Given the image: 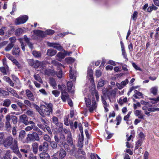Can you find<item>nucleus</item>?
I'll list each match as a JSON object with an SVG mask.
<instances>
[{"instance_id": "nucleus-18", "label": "nucleus", "mask_w": 159, "mask_h": 159, "mask_svg": "<svg viewBox=\"0 0 159 159\" xmlns=\"http://www.w3.org/2000/svg\"><path fill=\"white\" fill-rule=\"evenodd\" d=\"M9 116H6L5 128L7 130H10L11 128V125L10 122Z\"/></svg>"}, {"instance_id": "nucleus-42", "label": "nucleus", "mask_w": 159, "mask_h": 159, "mask_svg": "<svg viewBox=\"0 0 159 159\" xmlns=\"http://www.w3.org/2000/svg\"><path fill=\"white\" fill-rule=\"evenodd\" d=\"M51 63L54 65L58 66L59 67L62 66L61 64L55 60H52L51 62Z\"/></svg>"}, {"instance_id": "nucleus-32", "label": "nucleus", "mask_w": 159, "mask_h": 159, "mask_svg": "<svg viewBox=\"0 0 159 159\" xmlns=\"http://www.w3.org/2000/svg\"><path fill=\"white\" fill-rule=\"evenodd\" d=\"M66 141L67 143L70 144L71 145H73V141L72 134L69 135H67Z\"/></svg>"}, {"instance_id": "nucleus-12", "label": "nucleus", "mask_w": 159, "mask_h": 159, "mask_svg": "<svg viewBox=\"0 0 159 159\" xmlns=\"http://www.w3.org/2000/svg\"><path fill=\"white\" fill-rule=\"evenodd\" d=\"M48 45L50 47H52L59 51L63 50L62 47L59 44L56 43H48Z\"/></svg>"}, {"instance_id": "nucleus-33", "label": "nucleus", "mask_w": 159, "mask_h": 159, "mask_svg": "<svg viewBox=\"0 0 159 159\" xmlns=\"http://www.w3.org/2000/svg\"><path fill=\"white\" fill-rule=\"evenodd\" d=\"M69 76L70 79H72V81H75V75L73 73L71 68H70Z\"/></svg>"}, {"instance_id": "nucleus-56", "label": "nucleus", "mask_w": 159, "mask_h": 159, "mask_svg": "<svg viewBox=\"0 0 159 159\" xmlns=\"http://www.w3.org/2000/svg\"><path fill=\"white\" fill-rule=\"evenodd\" d=\"M58 87L59 89H61V92L62 91H64L66 89V87L65 85L62 84V85H58Z\"/></svg>"}, {"instance_id": "nucleus-38", "label": "nucleus", "mask_w": 159, "mask_h": 159, "mask_svg": "<svg viewBox=\"0 0 159 159\" xmlns=\"http://www.w3.org/2000/svg\"><path fill=\"white\" fill-rule=\"evenodd\" d=\"M127 100L126 97L122 98H120L118 101V103L122 105L124 103L126 102Z\"/></svg>"}, {"instance_id": "nucleus-28", "label": "nucleus", "mask_w": 159, "mask_h": 159, "mask_svg": "<svg viewBox=\"0 0 159 159\" xmlns=\"http://www.w3.org/2000/svg\"><path fill=\"white\" fill-rule=\"evenodd\" d=\"M66 155V151L62 148L60 150L59 158L60 159H62Z\"/></svg>"}, {"instance_id": "nucleus-44", "label": "nucleus", "mask_w": 159, "mask_h": 159, "mask_svg": "<svg viewBox=\"0 0 159 159\" xmlns=\"http://www.w3.org/2000/svg\"><path fill=\"white\" fill-rule=\"evenodd\" d=\"M14 44L12 43H10L5 48V50L6 51H10L13 47Z\"/></svg>"}, {"instance_id": "nucleus-26", "label": "nucleus", "mask_w": 159, "mask_h": 159, "mask_svg": "<svg viewBox=\"0 0 159 159\" xmlns=\"http://www.w3.org/2000/svg\"><path fill=\"white\" fill-rule=\"evenodd\" d=\"M33 151L34 153L36 154L39 149L38 144L37 143H33L32 144Z\"/></svg>"}, {"instance_id": "nucleus-10", "label": "nucleus", "mask_w": 159, "mask_h": 159, "mask_svg": "<svg viewBox=\"0 0 159 159\" xmlns=\"http://www.w3.org/2000/svg\"><path fill=\"white\" fill-rule=\"evenodd\" d=\"M39 151H47L48 150V145L46 142H43V143L39 146Z\"/></svg>"}, {"instance_id": "nucleus-37", "label": "nucleus", "mask_w": 159, "mask_h": 159, "mask_svg": "<svg viewBox=\"0 0 159 159\" xmlns=\"http://www.w3.org/2000/svg\"><path fill=\"white\" fill-rule=\"evenodd\" d=\"M32 107H33L40 114L41 111V105L40 107L36 105L34 103H32Z\"/></svg>"}, {"instance_id": "nucleus-40", "label": "nucleus", "mask_w": 159, "mask_h": 159, "mask_svg": "<svg viewBox=\"0 0 159 159\" xmlns=\"http://www.w3.org/2000/svg\"><path fill=\"white\" fill-rule=\"evenodd\" d=\"M33 56L35 57L39 58L41 57V54L39 52L33 51L32 52Z\"/></svg>"}, {"instance_id": "nucleus-11", "label": "nucleus", "mask_w": 159, "mask_h": 159, "mask_svg": "<svg viewBox=\"0 0 159 159\" xmlns=\"http://www.w3.org/2000/svg\"><path fill=\"white\" fill-rule=\"evenodd\" d=\"M48 45L50 47H52L59 51L63 50L62 47L59 44L56 43H48Z\"/></svg>"}, {"instance_id": "nucleus-14", "label": "nucleus", "mask_w": 159, "mask_h": 159, "mask_svg": "<svg viewBox=\"0 0 159 159\" xmlns=\"http://www.w3.org/2000/svg\"><path fill=\"white\" fill-rule=\"evenodd\" d=\"M47 151L43 152L39 154L41 159H49L50 156Z\"/></svg>"}, {"instance_id": "nucleus-36", "label": "nucleus", "mask_w": 159, "mask_h": 159, "mask_svg": "<svg viewBox=\"0 0 159 159\" xmlns=\"http://www.w3.org/2000/svg\"><path fill=\"white\" fill-rule=\"evenodd\" d=\"M158 90V87L157 86H155L152 87L150 89V92L151 93H152L154 95H156L157 93Z\"/></svg>"}, {"instance_id": "nucleus-41", "label": "nucleus", "mask_w": 159, "mask_h": 159, "mask_svg": "<svg viewBox=\"0 0 159 159\" xmlns=\"http://www.w3.org/2000/svg\"><path fill=\"white\" fill-rule=\"evenodd\" d=\"M23 30L21 28H19L16 30L15 32V34L17 36H19L22 34Z\"/></svg>"}, {"instance_id": "nucleus-43", "label": "nucleus", "mask_w": 159, "mask_h": 159, "mask_svg": "<svg viewBox=\"0 0 159 159\" xmlns=\"http://www.w3.org/2000/svg\"><path fill=\"white\" fill-rule=\"evenodd\" d=\"M57 143L56 141H51L50 142V145L53 149H56L57 146Z\"/></svg>"}, {"instance_id": "nucleus-20", "label": "nucleus", "mask_w": 159, "mask_h": 159, "mask_svg": "<svg viewBox=\"0 0 159 159\" xmlns=\"http://www.w3.org/2000/svg\"><path fill=\"white\" fill-rule=\"evenodd\" d=\"M84 135L83 134L79 135V140L78 142V146L82 148L83 145Z\"/></svg>"}, {"instance_id": "nucleus-61", "label": "nucleus", "mask_w": 159, "mask_h": 159, "mask_svg": "<svg viewBox=\"0 0 159 159\" xmlns=\"http://www.w3.org/2000/svg\"><path fill=\"white\" fill-rule=\"evenodd\" d=\"M43 139L44 140L48 142H49L51 140V139L50 138L49 136L47 134H45L44 136Z\"/></svg>"}, {"instance_id": "nucleus-50", "label": "nucleus", "mask_w": 159, "mask_h": 159, "mask_svg": "<svg viewBox=\"0 0 159 159\" xmlns=\"http://www.w3.org/2000/svg\"><path fill=\"white\" fill-rule=\"evenodd\" d=\"M58 70V71L56 72V75L59 78H61L62 77V71L60 69Z\"/></svg>"}, {"instance_id": "nucleus-23", "label": "nucleus", "mask_w": 159, "mask_h": 159, "mask_svg": "<svg viewBox=\"0 0 159 159\" xmlns=\"http://www.w3.org/2000/svg\"><path fill=\"white\" fill-rule=\"evenodd\" d=\"M65 56V52H59L56 56L57 59L60 61L62 59L64 58Z\"/></svg>"}, {"instance_id": "nucleus-62", "label": "nucleus", "mask_w": 159, "mask_h": 159, "mask_svg": "<svg viewBox=\"0 0 159 159\" xmlns=\"http://www.w3.org/2000/svg\"><path fill=\"white\" fill-rule=\"evenodd\" d=\"M7 109L6 107H3L0 109V113H3L4 114L7 112Z\"/></svg>"}, {"instance_id": "nucleus-64", "label": "nucleus", "mask_w": 159, "mask_h": 159, "mask_svg": "<svg viewBox=\"0 0 159 159\" xmlns=\"http://www.w3.org/2000/svg\"><path fill=\"white\" fill-rule=\"evenodd\" d=\"M52 93L55 97H57L60 94V92L57 90H53L52 91Z\"/></svg>"}, {"instance_id": "nucleus-8", "label": "nucleus", "mask_w": 159, "mask_h": 159, "mask_svg": "<svg viewBox=\"0 0 159 159\" xmlns=\"http://www.w3.org/2000/svg\"><path fill=\"white\" fill-rule=\"evenodd\" d=\"M28 19L27 16L24 15L21 16L16 19L15 21V24L19 25L25 23Z\"/></svg>"}, {"instance_id": "nucleus-51", "label": "nucleus", "mask_w": 159, "mask_h": 159, "mask_svg": "<svg viewBox=\"0 0 159 159\" xmlns=\"http://www.w3.org/2000/svg\"><path fill=\"white\" fill-rule=\"evenodd\" d=\"M67 89L69 91L70 90L72 87V83L71 81H69L67 83Z\"/></svg>"}, {"instance_id": "nucleus-39", "label": "nucleus", "mask_w": 159, "mask_h": 159, "mask_svg": "<svg viewBox=\"0 0 159 159\" xmlns=\"http://www.w3.org/2000/svg\"><path fill=\"white\" fill-rule=\"evenodd\" d=\"M110 102H112L115 101V96L110 95L107 96Z\"/></svg>"}, {"instance_id": "nucleus-45", "label": "nucleus", "mask_w": 159, "mask_h": 159, "mask_svg": "<svg viewBox=\"0 0 159 159\" xmlns=\"http://www.w3.org/2000/svg\"><path fill=\"white\" fill-rule=\"evenodd\" d=\"M145 136L143 132L140 133V146L141 145V143L144 139Z\"/></svg>"}, {"instance_id": "nucleus-16", "label": "nucleus", "mask_w": 159, "mask_h": 159, "mask_svg": "<svg viewBox=\"0 0 159 159\" xmlns=\"http://www.w3.org/2000/svg\"><path fill=\"white\" fill-rule=\"evenodd\" d=\"M20 119L21 122L26 125H28V118L26 115L23 114L20 116Z\"/></svg>"}, {"instance_id": "nucleus-29", "label": "nucleus", "mask_w": 159, "mask_h": 159, "mask_svg": "<svg viewBox=\"0 0 159 159\" xmlns=\"http://www.w3.org/2000/svg\"><path fill=\"white\" fill-rule=\"evenodd\" d=\"M9 116L10 117V120L11 119L14 124H16L17 123V118L16 116L13 115L10 116L9 114L7 115L6 116Z\"/></svg>"}, {"instance_id": "nucleus-34", "label": "nucleus", "mask_w": 159, "mask_h": 159, "mask_svg": "<svg viewBox=\"0 0 159 159\" xmlns=\"http://www.w3.org/2000/svg\"><path fill=\"white\" fill-rule=\"evenodd\" d=\"M34 77L36 80L38 81L40 83H43V81L39 74H35L34 75Z\"/></svg>"}, {"instance_id": "nucleus-47", "label": "nucleus", "mask_w": 159, "mask_h": 159, "mask_svg": "<svg viewBox=\"0 0 159 159\" xmlns=\"http://www.w3.org/2000/svg\"><path fill=\"white\" fill-rule=\"evenodd\" d=\"M118 90L117 88H114L113 89H112L109 92L110 94L111 95L115 96L116 94V93Z\"/></svg>"}, {"instance_id": "nucleus-21", "label": "nucleus", "mask_w": 159, "mask_h": 159, "mask_svg": "<svg viewBox=\"0 0 159 159\" xmlns=\"http://www.w3.org/2000/svg\"><path fill=\"white\" fill-rule=\"evenodd\" d=\"M24 39L30 48L32 49L33 48V44L30 42V39L26 35L24 36Z\"/></svg>"}, {"instance_id": "nucleus-15", "label": "nucleus", "mask_w": 159, "mask_h": 159, "mask_svg": "<svg viewBox=\"0 0 159 159\" xmlns=\"http://www.w3.org/2000/svg\"><path fill=\"white\" fill-rule=\"evenodd\" d=\"M61 97L63 102H65L66 100L69 98L68 93L65 91H62L61 93Z\"/></svg>"}, {"instance_id": "nucleus-48", "label": "nucleus", "mask_w": 159, "mask_h": 159, "mask_svg": "<svg viewBox=\"0 0 159 159\" xmlns=\"http://www.w3.org/2000/svg\"><path fill=\"white\" fill-rule=\"evenodd\" d=\"M5 134L3 132L0 133V143H3L4 139Z\"/></svg>"}, {"instance_id": "nucleus-53", "label": "nucleus", "mask_w": 159, "mask_h": 159, "mask_svg": "<svg viewBox=\"0 0 159 159\" xmlns=\"http://www.w3.org/2000/svg\"><path fill=\"white\" fill-rule=\"evenodd\" d=\"M25 134V131L22 130L20 132L19 137L22 139L24 137Z\"/></svg>"}, {"instance_id": "nucleus-19", "label": "nucleus", "mask_w": 159, "mask_h": 159, "mask_svg": "<svg viewBox=\"0 0 159 159\" xmlns=\"http://www.w3.org/2000/svg\"><path fill=\"white\" fill-rule=\"evenodd\" d=\"M152 106L151 104H149L147 106H144L142 107V109L145 111L148 110L149 111L154 112L155 111V107H151Z\"/></svg>"}, {"instance_id": "nucleus-57", "label": "nucleus", "mask_w": 159, "mask_h": 159, "mask_svg": "<svg viewBox=\"0 0 159 159\" xmlns=\"http://www.w3.org/2000/svg\"><path fill=\"white\" fill-rule=\"evenodd\" d=\"M37 126L39 128H40V129L43 130L44 131H46V130L45 128V126H44L42 124H38L37 125Z\"/></svg>"}, {"instance_id": "nucleus-9", "label": "nucleus", "mask_w": 159, "mask_h": 159, "mask_svg": "<svg viewBox=\"0 0 159 159\" xmlns=\"http://www.w3.org/2000/svg\"><path fill=\"white\" fill-rule=\"evenodd\" d=\"M52 122L57 127H59L58 130L61 132L62 131L63 124L61 122H58V119L57 117L53 116L52 118Z\"/></svg>"}, {"instance_id": "nucleus-60", "label": "nucleus", "mask_w": 159, "mask_h": 159, "mask_svg": "<svg viewBox=\"0 0 159 159\" xmlns=\"http://www.w3.org/2000/svg\"><path fill=\"white\" fill-rule=\"evenodd\" d=\"M132 113V112L131 111H129L128 114H127V115H126V116H125L124 117V120H126V121H128V119H129V117L130 116V114H131Z\"/></svg>"}, {"instance_id": "nucleus-3", "label": "nucleus", "mask_w": 159, "mask_h": 159, "mask_svg": "<svg viewBox=\"0 0 159 159\" xmlns=\"http://www.w3.org/2000/svg\"><path fill=\"white\" fill-rule=\"evenodd\" d=\"M134 89V94L133 95V97L134 98H133L134 102H136V103H134L133 104L134 108L135 110L138 107H139V103L138 101L136 100V99H139V89L137 87H135V89L134 88H131L130 89L129 93H131L132 91Z\"/></svg>"}, {"instance_id": "nucleus-1", "label": "nucleus", "mask_w": 159, "mask_h": 159, "mask_svg": "<svg viewBox=\"0 0 159 159\" xmlns=\"http://www.w3.org/2000/svg\"><path fill=\"white\" fill-rule=\"evenodd\" d=\"M3 144L7 148L10 147L13 152L16 154L19 158L21 157V155L19 150L18 141L16 139L13 140L11 135L7 136L4 139Z\"/></svg>"}, {"instance_id": "nucleus-13", "label": "nucleus", "mask_w": 159, "mask_h": 159, "mask_svg": "<svg viewBox=\"0 0 159 159\" xmlns=\"http://www.w3.org/2000/svg\"><path fill=\"white\" fill-rule=\"evenodd\" d=\"M41 121L43 123V124L45 126V128L46 130L48 131L49 134H51L52 132L50 127L48 126L49 123V122L47 120H45L42 118L41 119Z\"/></svg>"}, {"instance_id": "nucleus-27", "label": "nucleus", "mask_w": 159, "mask_h": 159, "mask_svg": "<svg viewBox=\"0 0 159 159\" xmlns=\"http://www.w3.org/2000/svg\"><path fill=\"white\" fill-rule=\"evenodd\" d=\"M44 74L48 76L53 75L55 74L54 70L50 69H46L44 70Z\"/></svg>"}, {"instance_id": "nucleus-22", "label": "nucleus", "mask_w": 159, "mask_h": 159, "mask_svg": "<svg viewBox=\"0 0 159 159\" xmlns=\"http://www.w3.org/2000/svg\"><path fill=\"white\" fill-rule=\"evenodd\" d=\"M21 148L20 149V151L24 153H27L30 148V146L28 145L21 146Z\"/></svg>"}, {"instance_id": "nucleus-35", "label": "nucleus", "mask_w": 159, "mask_h": 159, "mask_svg": "<svg viewBox=\"0 0 159 159\" xmlns=\"http://www.w3.org/2000/svg\"><path fill=\"white\" fill-rule=\"evenodd\" d=\"M56 82L54 79L52 78L50 79V83L53 89H55L56 87L57 84Z\"/></svg>"}, {"instance_id": "nucleus-5", "label": "nucleus", "mask_w": 159, "mask_h": 159, "mask_svg": "<svg viewBox=\"0 0 159 159\" xmlns=\"http://www.w3.org/2000/svg\"><path fill=\"white\" fill-rule=\"evenodd\" d=\"M85 100L86 103L87 107H89V111L90 112H92L97 107V104L96 103L95 98H93L92 100V104L91 106V102L89 99L85 98Z\"/></svg>"}, {"instance_id": "nucleus-55", "label": "nucleus", "mask_w": 159, "mask_h": 159, "mask_svg": "<svg viewBox=\"0 0 159 159\" xmlns=\"http://www.w3.org/2000/svg\"><path fill=\"white\" fill-rule=\"evenodd\" d=\"M54 31L52 30H46V33L48 35H51L54 33Z\"/></svg>"}, {"instance_id": "nucleus-2", "label": "nucleus", "mask_w": 159, "mask_h": 159, "mask_svg": "<svg viewBox=\"0 0 159 159\" xmlns=\"http://www.w3.org/2000/svg\"><path fill=\"white\" fill-rule=\"evenodd\" d=\"M45 105H41V111L40 114L43 117L49 116L52 111V105L51 103H45Z\"/></svg>"}, {"instance_id": "nucleus-46", "label": "nucleus", "mask_w": 159, "mask_h": 159, "mask_svg": "<svg viewBox=\"0 0 159 159\" xmlns=\"http://www.w3.org/2000/svg\"><path fill=\"white\" fill-rule=\"evenodd\" d=\"M24 104L25 105L30 107H32V103L28 100H25L24 101Z\"/></svg>"}, {"instance_id": "nucleus-25", "label": "nucleus", "mask_w": 159, "mask_h": 159, "mask_svg": "<svg viewBox=\"0 0 159 159\" xmlns=\"http://www.w3.org/2000/svg\"><path fill=\"white\" fill-rule=\"evenodd\" d=\"M57 52L56 50L51 48L47 50V54L48 56L52 57L55 55Z\"/></svg>"}, {"instance_id": "nucleus-49", "label": "nucleus", "mask_w": 159, "mask_h": 159, "mask_svg": "<svg viewBox=\"0 0 159 159\" xmlns=\"http://www.w3.org/2000/svg\"><path fill=\"white\" fill-rule=\"evenodd\" d=\"M116 120L117 121L116 125H119L121 121L122 118L120 116V115H119L116 116Z\"/></svg>"}, {"instance_id": "nucleus-4", "label": "nucleus", "mask_w": 159, "mask_h": 159, "mask_svg": "<svg viewBox=\"0 0 159 159\" xmlns=\"http://www.w3.org/2000/svg\"><path fill=\"white\" fill-rule=\"evenodd\" d=\"M39 140L40 138L38 134L36 132H34L32 133L28 134L26 138L25 143H28L31 142L39 141Z\"/></svg>"}, {"instance_id": "nucleus-63", "label": "nucleus", "mask_w": 159, "mask_h": 159, "mask_svg": "<svg viewBox=\"0 0 159 159\" xmlns=\"http://www.w3.org/2000/svg\"><path fill=\"white\" fill-rule=\"evenodd\" d=\"M34 33L38 35H41L43 33V32L40 30H34Z\"/></svg>"}, {"instance_id": "nucleus-52", "label": "nucleus", "mask_w": 159, "mask_h": 159, "mask_svg": "<svg viewBox=\"0 0 159 159\" xmlns=\"http://www.w3.org/2000/svg\"><path fill=\"white\" fill-rule=\"evenodd\" d=\"M13 63L18 68L20 67L21 66L19 62L15 59L12 61Z\"/></svg>"}, {"instance_id": "nucleus-24", "label": "nucleus", "mask_w": 159, "mask_h": 159, "mask_svg": "<svg viewBox=\"0 0 159 159\" xmlns=\"http://www.w3.org/2000/svg\"><path fill=\"white\" fill-rule=\"evenodd\" d=\"M20 49L17 46L14 47L12 50V53L16 56H18L20 53Z\"/></svg>"}, {"instance_id": "nucleus-54", "label": "nucleus", "mask_w": 159, "mask_h": 159, "mask_svg": "<svg viewBox=\"0 0 159 159\" xmlns=\"http://www.w3.org/2000/svg\"><path fill=\"white\" fill-rule=\"evenodd\" d=\"M27 61L28 64L30 66H34L35 61L33 59H29Z\"/></svg>"}, {"instance_id": "nucleus-7", "label": "nucleus", "mask_w": 159, "mask_h": 159, "mask_svg": "<svg viewBox=\"0 0 159 159\" xmlns=\"http://www.w3.org/2000/svg\"><path fill=\"white\" fill-rule=\"evenodd\" d=\"M54 139L55 141L57 143H59L58 145L61 147L63 145L64 142L65 141V135L64 134H61L59 138L57 136H55Z\"/></svg>"}, {"instance_id": "nucleus-30", "label": "nucleus", "mask_w": 159, "mask_h": 159, "mask_svg": "<svg viewBox=\"0 0 159 159\" xmlns=\"http://www.w3.org/2000/svg\"><path fill=\"white\" fill-rule=\"evenodd\" d=\"M106 82L107 81L105 80H103L102 79H100L98 83L97 88L102 87L106 84Z\"/></svg>"}, {"instance_id": "nucleus-58", "label": "nucleus", "mask_w": 159, "mask_h": 159, "mask_svg": "<svg viewBox=\"0 0 159 159\" xmlns=\"http://www.w3.org/2000/svg\"><path fill=\"white\" fill-rule=\"evenodd\" d=\"M63 130L64 133L66 134H67V135H70L72 134L70 131V130L69 129H68L65 128H64L62 130Z\"/></svg>"}, {"instance_id": "nucleus-59", "label": "nucleus", "mask_w": 159, "mask_h": 159, "mask_svg": "<svg viewBox=\"0 0 159 159\" xmlns=\"http://www.w3.org/2000/svg\"><path fill=\"white\" fill-rule=\"evenodd\" d=\"M0 93L2 94L3 95H8L9 93L8 92L0 89Z\"/></svg>"}, {"instance_id": "nucleus-6", "label": "nucleus", "mask_w": 159, "mask_h": 159, "mask_svg": "<svg viewBox=\"0 0 159 159\" xmlns=\"http://www.w3.org/2000/svg\"><path fill=\"white\" fill-rule=\"evenodd\" d=\"M45 66V63L43 61H40L36 60L35 61L34 67L38 70L41 71L43 69Z\"/></svg>"}, {"instance_id": "nucleus-17", "label": "nucleus", "mask_w": 159, "mask_h": 159, "mask_svg": "<svg viewBox=\"0 0 159 159\" xmlns=\"http://www.w3.org/2000/svg\"><path fill=\"white\" fill-rule=\"evenodd\" d=\"M26 95L30 101H34V97L32 93L29 90L27 89L26 91Z\"/></svg>"}, {"instance_id": "nucleus-31", "label": "nucleus", "mask_w": 159, "mask_h": 159, "mask_svg": "<svg viewBox=\"0 0 159 159\" xmlns=\"http://www.w3.org/2000/svg\"><path fill=\"white\" fill-rule=\"evenodd\" d=\"M11 104V100L9 99H6L3 101V106L8 107Z\"/></svg>"}]
</instances>
